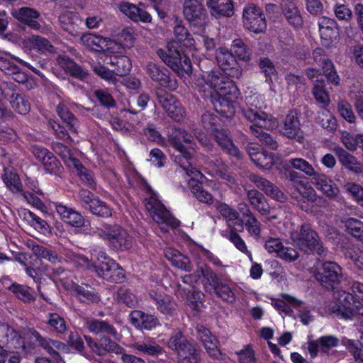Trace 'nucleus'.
I'll list each match as a JSON object with an SVG mask.
<instances>
[{
	"label": "nucleus",
	"instance_id": "f257e3e1",
	"mask_svg": "<svg viewBox=\"0 0 363 363\" xmlns=\"http://www.w3.org/2000/svg\"><path fill=\"white\" fill-rule=\"evenodd\" d=\"M242 113L246 120L252 123L250 126V133L269 148L277 150L279 147L277 140L262 129L277 128L279 122L272 116L261 111V104L257 96H252L247 98L246 107L242 109Z\"/></svg>",
	"mask_w": 363,
	"mask_h": 363
},
{
	"label": "nucleus",
	"instance_id": "f03ea898",
	"mask_svg": "<svg viewBox=\"0 0 363 363\" xmlns=\"http://www.w3.org/2000/svg\"><path fill=\"white\" fill-rule=\"evenodd\" d=\"M192 136L186 130L181 128H174L169 135L168 143L177 152L174 161L185 173L192 178L193 182L199 179L201 172L193 167V147H186L182 144V141L186 143H191Z\"/></svg>",
	"mask_w": 363,
	"mask_h": 363
},
{
	"label": "nucleus",
	"instance_id": "7ed1b4c3",
	"mask_svg": "<svg viewBox=\"0 0 363 363\" xmlns=\"http://www.w3.org/2000/svg\"><path fill=\"white\" fill-rule=\"evenodd\" d=\"M196 79L199 90L204 97L213 98L216 95L226 94L232 87H236L232 80L222 74L220 71L202 70Z\"/></svg>",
	"mask_w": 363,
	"mask_h": 363
},
{
	"label": "nucleus",
	"instance_id": "20e7f679",
	"mask_svg": "<svg viewBox=\"0 0 363 363\" xmlns=\"http://www.w3.org/2000/svg\"><path fill=\"white\" fill-rule=\"evenodd\" d=\"M27 338L30 342L43 347L50 355V357L36 358L35 363H65L59 353L67 350V346L64 342L43 337L34 329L28 330Z\"/></svg>",
	"mask_w": 363,
	"mask_h": 363
},
{
	"label": "nucleus",
	"instance_id": "39448f33",
	"mask_svg": "<svg viewBox=\"0 0 363 363\" xmlns=\"http://www.w3.org/2000/svg\"><path fill=\"white\" fill-rule=\"evenodd\" d=\"M290 238L294 245L304 253L315 252L320 256L325 255V250L318 234L308 224L303 223L299 230L291 232Z\"/></svg>",
	"mask_w": 363,
	"mask_h": 363
},
{
	"label": "nucleus",
	"instance_id": "423d86ee",
	"mask_svg": "<svg viewBox=\"0 0 363 363\" xmlns=\"http://www.w3.org/2000/svg\"><path fill=\"white\" fill-rule=\"evenodd\" d=\"M145 208L162 231L167 233L169 228H176L180 222L174 218L164 206L154 196L145 202Z\"/></svg>",
	"mask_w": 363,
	"mask_h": 363
},
{
	"label": "nucleus",
	"instance_id": "0eeeda50",
	"mask_svg": "<svg viewBox=\"0 0 363 363\" xmlns=\"http://www.w3.org/2000/svg\"><path fill=\"white\" fill-rule=\"evenodd\" d=\"M315 280L327 290H333L342 278L341 267L334 262H324L314 273Z\"/></svg>",
	"mask_w": 363,
	"mask_h": 363
},
{
	"label": "nucleus",
	"instance_id": "6e6552de",
	"mask_svg": "<svg viewBox=\"0 0 363 363\" xmlns=\"http://www.w3.org/2000/svg\"><path fill=\"white\" fill-rule=\"evenodd\" d=\"M157 54L177 74L191 73L192 67L190 59L186 55L181 54L177 50H172L168 47L167 52L159 49L157 50Z\"/></svg>",
	"mask_w": 363,
	"mask_h": 363
},
{
	"label": "nucleus",
	"instance_id": "1a4fd4ad",
	"mask_svg": "<svg viewBox=\"0 0 363 363\" xmlns=\"http://www.w3.org/2000/svg\"><path fill=\"white\" fill-rule=\"evenodd\" d=\"M242 22L246 29L256 34L264 33L267 29V21L262 10L253 4L244 8Z\"/></svg>",
	"mask_w": 363,
	"mask_h": 363
},
{
	"label": "nucleus",
	"instance_id": "9d476101",
	"mask_svg": "<svg viewBox=\"0 0 363 363\" xmlns=\"http://www.w3.org/2000/svg\"><path fill=\"white\" fill-rule=\"evenodd\" d=\"M337 311L345 318H351L355 315H363V304L360 301L354 300L352 294L345 291L335 293Z\"/></svg>",
	"mask_w": 363,
	"mask_h": 363
},
{
	"label": "nucleus",
	"instance_id": "9b49d317",
	"mask_svg": "<svg viewBox=\"0 0 363 363\" xmlns=\"http://www.w3.org/2000/svg\"><path fill=\"white\" fill-rule=\"evenodd\" d=\"M99 235L116 250H128L132 246L133 238L121 226H110L107 228V232L101 231Z\"/></svg>",
	"mask_w": 363,
	"mask_h": 363
},
{
	"label": "nucleus",
	"instance_id": "f8f14e48",
	"mask_svg": "<svg viewBox=\"0 0 363 363\" xmlns=\"http://www.w3.org/2000/svg\"><path fill=\"white\" fill-rule=\"evenodd\" d=\"M183 12L191 26L203 27L206 24L207 12L199 0H185Z\"/></svg>",
	"mask_w": 363,
	"mask_h": 363
},
{
	"label": "nucleus",
	"instance_id": "ddd939ff",
	"mask_svg": "<svg viewBox=\"0 0 363 363\" xmlns=\"http://www.w3.org/2000/svg\"><path fill=\"white\" fill-rule=\"evenodd\" d=\"M2 97L9 100L13 109L19 114H26L30 111L28 100L17 91V86L12 82H4L1 89Z\"/></svg>",
	"mask_w": 363,
	"mask_h": 363
},
{
	"label": "nucleus",
	"instance_id": "4468645a",
	"mask_svg": "<svg viewBox=\"0 0 363 363\" xmlns=\"http://www.w3.org/2000/svg\"><path fill=\"white\" fill-rule=\"evenodd\" d=\"M216 59L219 67L233 78H240L242 69L237 62L235 56L228 48L220 47L216 50Z\"/></svg>",
	"mask_w": 363,
	"mask_h": 363
},
{
	"label": "nucleus",
	"instance_id": "2eb2a0df",
	"mask_svg": "<svg viewBox=\"0 0 363 363\" xmlns=\"http://www.w3.org/2000/svg\"><path fill=\"white\" fill-rule=\"evenodd\" d=\"M238 90L237 87H232L231 91H227L226 94L216 95L212 99V102L216 112L226 116L230 117L235 112V100L238 98Z\"/></svg>",
	"mask_w": 363,
	"mask_h": 363
},
{
	"label": "nucleus",
	"instance_id": "dca6fc26",
	"mask_svg": "<svg viewBox=\"0 0 363 363\" xmlns=\"http://www.w3.org/2000/svg\"><path fill=\"white\" fill-rule=\"evenodd\" d=\"M7 345L9 349L21 350L30 352L31 348L26 346L18 333L7 324L0 323V345Z\"/></svg>",
	"mask_w": 363,
	"mask_h": 363
},
{
	"label": "nucleus",
	"instance_id": "f3484780",
	"mask_svg": "<svg viewBox=\"0 0 363 363\" xmlns=\"http://www.w3.org/2000/svg\"><path fill=\"white\" fill-rule=\"evenodd\" d=\"M156 95L160 104L169 117L176 121L182 118L184 110L174 96L162 90L157 91Z\"/></svg>",
	"mask_w": 363,
	"mask_h": 363
},
{
	"label": "nucleus",
	"instance_id": "a211bd4d",
	"mask_svg": "<svg viewBox=\"0 0 363 363\" xmlns=\"http://www.w3.org/2000/svg\"><path fill=\"white\" fill-rule=\"evenodd\" d=\"M85 340L91 350L99 356H104L108 353L118 354L123 352V347L108 337H103L99 342L89 336H85Z\"/></svg>",
	"mask_w": 363,
	"mask_h": 363
},
{
	"label": "nucleus",
	"instance_id": "6ab92c4d",
	"mask_svg": "<svg viewBox=\"0 0 363 363\" xmlns=\"http://www.w3.org/2000/svg\"><path fill=\"white\" fill-rule=\"evenodd\" d=\"M93 262H95L93 271L98 277L104 279L110 272V269L114 270L116 261L110 258L106 253L99 247L94 248Z\"/></svg>",
	"mask_w": 363,
	"mask_h": 363
},
{
	"label": "nucleus",
	"instance_id": "aec40b11",
	"mask_svg": "<svg viewBox=\"0 0 363 363\" xmlns=\"http://www.w3.org/2000/svg\"><path fill=\"white\" fill-rule=\"evenodd\" d=\"M149 296L155 303L157 309L166 318H174L177 315V304L170 296L155 291H150Z\"/></svg>",
	"mask_w": 363,
	"mask_h": 363
},
{
	"label": "nucleus",
	"instance_id": "412c9836",
	"mask_svg": "<svg viewBox=\"0 0 363 363\" xmlns=\"http://www.w3.org/2000/svg\"><path fill=\"white\" fill-rule=\"evenodd\" d=\"M249 179L257 188L272 199L279 202H285L287 200V196L277 186L267 179L257 174L250 175Z\"/></svg>",
	"mask_w": 363,
	"mask_h": 363
},
{
	"label": "nucleus",
	"instance_id": "4be33fe9",
	"mask_svg": "<svg viewBox=\"0 0 363 363\" xmlns=\"http://www.w3.org/2000/svg\"><path fill=\"white\" fill-rule=\"evenodd\" d=\"M339 339L335 335H323L308 342V352L313 358L317 357L318 352L328 354L332 348L339 345Z\"/></svg>",
	"mask_w": 363,
	"mask_h": 363
},
{
	"label": "nucleus",
	"instance_id": "5701e85b",
	"mask_svg": "<svg viewBox=\"0 0 363 363\" xmlns=\"http://www.w3.org/2000/svg\"><path fill=\"white\" fill-rule=\"evenodd\" d=\"M319 33L322 44L330 47L333 41L338 38V28L334 19L323 16L318 21Z\"/></svg>",
	"mask_w": 363,
	"mask_h": 363
},
{
	"label": "nucleus",
	"instance_id": "b1692460",
	"mask_svg": "<svg viewBox=\"0 0 363 363\" xmlns=\"http://www.w3.org/2000/svg\"><path fill=\"white\" fill-rule=\"evenodd\" d=\"M130 323L140 330H152L160 325L158 318L152 314L135 310L129 315Z\"/></svg>",
	"mask_w": 363,
	"mask_h": 363
},
{
	"label": "nucleus",
	"instance_id": "393cba45",
	"mask_svg": "<svg viewBox=\"0 0 363 363\" xmlns=\"http://www.w3.org/2000/svg\"><path fill=\"white\" fill-rule=\"evenodd\" d=\"M311 182L318 190L330 199H335L339 195L337 186L324 174L317 172L311 179Z\"/></svg>",
	"mask_w": 363,
	"mask_h": 363
},
{
	"label": "nucleus",
	"instance_id": "a878e982",
	"mask_svg": "<svg viewBox=\"0 0 363 363\" xmlns=\"http://www.w3.org/2000/svg\"><path fill=\"white\" fill-rule=\"evenodd\" d=\"M11 15L18 21L26 24L31 29L38 30L41 28L37 19L40 17V13L30 7H21L18 9H13Z\"/></svg>",
	"mask_w": 363,
	"mask_h": 363
},
{
	"label": "nucleus",
	"instance_id": "bb28decb",
	"mask_svg": "<svg viewBox=\"0 0 363 363\" xmlns=\"http://www.w3.org/2000/svg\"><path fill=\"white\" fill-rule=\"evenodd\" d=\"M85 327L91 333L111 336L116 340L121 339V335L117 332L116 329L113 325L106 321L97 319H88L86 320Z\"/></svg>",
	"mask_w": 363,
	"mask_h": 363
},
{
	"label": "nucleus",
	"instance_id": "cd10ccee",
	"mask_svg": "<svg viewBox=\"0 0 363 363\" xmlns=\"http://www.w3.org/2000/svg\"><path fill=\"white\" fill-rule=\"evenodd\" d=\"M146 71L150 77L166 88L174 89L176 88L175 82L169 79L167 74V70L164 67H160L154 62H149L146 67Z\"/></svg>",
	"mask_w": 363,
	"mask_h": 363
},
{
	"label": "nucleus",
	"instance_id": "c85d7f7f",
	"mask_svg": "<svg viewBox=\"0 0 363 363\" xmlns=\"http://www.w3.org/2000/svg\"><path fill=\"white\" fill-rule=\"evenodd\" d=\"M280 133L288 138H296L301 134V127L296 113L290 111L283 121Z\"/></svg>",
	"mask_w": 363,
	"mask_h": 363
},
{
	"label": "nucleus",
	"instance_id": "c756f323",
	"mask_svg": "<svg viewBox=\"0 0 363 363\" xmlns=\"http://www.w3.org/2000/svg\"><path fill=\"white\" fill-rule=\"evenodd\" d=\"M55 208L57 213L60 215L64 222L76 228H79L84 225V217L81 213L73 208H69L62 203H56Z\"/></svg>",
	"mask_w": 363,
	"mask_h": 363
},
{
	"label": "nucleus",
	"instance_id": "7c9ffc66",
	"mask_svg": "<svg viewBox=\"0 0 363 363\" xmlns=\"http://www.w3.org/2000/svg\"><path fill=\"white\" fill-rule=\"evenodd\" d=\"M59 21L62 28L70 35L76 36L79 33L82 20L77 13L65 11L59 16Z\"/></svg>",
	"mask_w": 363,
	"mask_h": 363
},
{
	"label": "nucleus",
	"instance_id": "2f4dec72",
	"mask_svg": "<svg viewBox=\"0 0 363 363\" xmlns=\"http://www.w3.org/2000/svg\"><path fill=\"white\" fill-rule=\"evenodd\" d=\"M247 198L252 207L262 216L271 213L272 208L270 206L264 196L256 189L247 191Z\"/></svg>",
	"mask_w": 363,
	"mask_h": 363
},
{
	"label": "nucleus",
	"instance_id": "473e14b6",
	"mask_svg": "<svg viewBox=\"0 0 363 363\" xmlns=\"http://www.w3.org/2000/svg\"><path fill=\"white\" fill-rule=\"evenodd\" d=\"M118 8L121 12L134 21L150 23L152 21V17L149 13L143 9L137 7L135 4L123 2L119 4Z\"/></svg>",
	"mask_w": 363,
	"mask_h": 363
},
{
	"label": "nucleus",
	"instance_id": "72a5a7b5",
	"mask_svg": "<svg viewBox=\"0 0 363 363\" xmlns=\"http://www.w3.org/2000/svg\"><path fill=\"white\" fill-rule=\"evenodd\" d=\"M164 255L174 267L188 272L192 270L189 257L180 253L177 250L172 247H166L164 250Z\"/></svg>",
	"mask_w": 363,
	"mask_h": 363
},
{
	"label": "nucleus",
	"instance_id": "f704fd0d",
	"mask_svg": "<svg viewBox=\"0 0 363 363\" xmlns=\"http://www.w3.org/2000/svg\"><path fill=\"white\" fill-rule=\"evenodd\" d=\"M212 135L214 136L215 140L223 150L238 159L241 158V153L238 147L233 144L232 140L229 138L225 130L218 128L212 134Z\"/></svg>",
	"mask_w": 363,
	"mask_h": 363
},
{
	"label": "nucleus",
	"instance_id": "c9c22d12",
	"mask_svg": "<svg viewBox=\"0 0 363 363\" xmlns=\"http://www.w3.org/2000/svg\"><path fill=\"white\" fill-rule=\"evenodd\" d=\"M281 11L289 23L295 28L300 27L303 23V19L296 4L293 1H281Z\"/></svg>",
	"mask_w": 363,
	"mask_h": 363
},
{
	"label": "nucleus",
	"instance_id": "e433bc0d",
	"mask_svg": "<svg viewBox=\"0 0 363 363\" xmlns=\"http://www.w3.org/2000/svg\"><path fill=\"white\" fill-rule=\"evenodd\" d=\"M57 61L58 65L65 70V72L73 77L79 79H83L88 74L86 69L81 67L68 57L59 56Z\"/></svg>",
	"mask_w": 363,
	"mask_h": 363
},
{
	"label": "nucleus",
	"instance_id": "4c0bfd02",
	"mask_svg": "<svg viewBox=\"0 0 363 363\" xmlns=\"http://www.w3.org/2000/svg\"><path fill=\"white\" fill-rule=\"evenodd\" d=\"M107 64L113 67V72L119 76L128 74L132 67L130 59L123 55L106 56Z\"/></svg>",
	"mask_w": 363,
	"mask_h": 363
},
{
	"label": "nucleus",
	"instance_id": "58836bf2",
	"mask_svg": "<svg viewBox=\"0 0 363 363\" xmlns=\"http://www.w3.org/2000/svg\"><path fill=\"white\" fill-rule=\"evenodd\" d=\"M281 298L273 301V306L278 311L284 313L286 315L292 313L291 307L300 308L302 307L303 301L289 294H281Z\"/></svg>",
	"mask_w": 363,
	"mask_h": 363
},
{
	"label": "nucleus",
	"instance_id": "ea45409f",
	"mask_svg": "<svg viewBox=\"0 0 363 363\" xmlns=\"http://www.w3.org/2000/svg\"><path fill=\"white\" fill-rule=\"evenodd\" d=\"M66 287L71 290L82 302L89 303L98 300L95 290L86 284L78 285L72 283L70 286Z\"/></svg>",
	"mask_w": 363,
	"mask_h": 363
},
{
	"label": "nucleus",
	"instance_id": "a19ab883",
	"mask_svg": "<svg viewBox=\"0 0 363 363\" xmlns=\"http://www.w3.org/2000/svg\"><path fill=\"white\" fill-rule=\"evenodd\" d=\"M206 5L213 15L231 16L234 13L231 0H207Z\"/></svg>",
	"mask_w": 363,
	"mask_h": 363
},
{
	"label": "nucleus",
	"instance_id": "79ce46f5",
	"mask_svg": "<svg viewBox=\"0 0 363 363\" xmlns=\"http://www.w3.org/2000/svg\"><path fill=\"white\" fill-rule=\"evenodd\" d=\"M174 38L183 46L188 48H195V40L191 37L187 29L184 26L181 21H176L174 26Z\"/></svg>",
	"mask_w": 363,
	"mask_h": 363
},
{
	"label": "nucleus",
	"instance_id": "37998d69",
	"mask_svg": "<svg viewBox=\"0 0 363 363\" xmlns=\"http://www.w3.org/2000/svg\"><path fill=\"white\" fill-rule=\"evenodd\" d=\"M168 345L170 349L177 352L179 357L181 350H183L184 353H186L196 347L195 345L183 337L180 331L175 332L172 335L168 342Z\"/></svg>",
	"mask_w": 363,
	"mask_h": 363
},
{
	"label": "nucleus",
	"instance_id": "c03bdc74",
	"mask_svg": "<svg viewBox=\"0 0 363 363\" xmlns=\"http://www.w3.org/2000/svg\"><path fill=\"white\" fill-rule=\"evenodd\" d=\"M335 151L338 157L340 162L347 169L359 174L362 172L360 164L355 157L341 147H337Z\"/></svg>",
	"mask_w": 363,
	"mask_h": 363
},
{
	"label": "nucleus",
	"instance_id": "a18cd8bd",
	"mask_svg": "<svg viewBox=\"0 0 363 363\" xmlns=\"http://www.w3.org/2000/svg\"><path fill=\"white\" fill-rule=\"evenodd\" d=\"M26 44L30 49H33L41 52H55V48L50 43L43 37L37 35H33L26 40Z\"/></svg>",
	"mask_w": 363,
	"mask_h": 363
},
{
	"label": "nucleus",
	"instance_id": "49530a36",
	"mask_svg": "<svg viewBox=\"0 0 363 363\" xmlns=\"http://www.w3.org/2000/svg\"><path fill=\"white\" fill-rule=\"evenodd\" d=\"M346 231L356 240L363 243V222L360 220L349 218L344 220Z\"/></svg>",
	"mask_w": 363,
	"mask_h": 363
},
{
	"label": "nucleus",
	"instance_id": "de8ad7c7",
	"mask_svg": "<svg viewBox=\"0 0 363 363\" xmlns=\"http://www.w3.org/2000/svg\"><path fill=\"white\" fill-rule=\"evenodd\" d=\"M57 112L60 118L67 125L69 130L74 133H77L78 121L74 114L71 113L65 105L61 104L57 106Z\"/></svg>",
	"mask_w": 363,
	"mask_h": 363
},
{
	"label": "nucleus",
	"instance_id": "09e8293b",
	"mask_svg": "<svg viewBox=\"0 0 363 363\" xmlns=\"http://www.w3.org/2000/svg\"><path fill=\"white\" fill-rule=\"evenodd\" d=\"M72 164L71 167L75 169L81 180L89 187L96 189V182L92 172L85 168L79 160H72Z\"/></svg>",
	"mask_w": 363,
	"mask_h": 363
},
{
	"label": "nucleus",
	"instance_id": "8fccbe9b",
	"mask_svg": "<svg viewBox=\"0 0 363 363\" xmlns=\"http://www.w3.org/2000/svg\"><path fill=\"white\" fill-rule=\"evenodd\" d=\"M137 351L148 355H157L162 352V347L151 340L135 342L132 346Z\"/></svg>",
	"mask_w": 363,
	"mask_h": 363
},
{
	"label": "nucleus",
	"instance_id": "3c124183",
	"mask_svg": "<svg viewBox=\"0 0 363 363\" xmlns=\"http://www.w3.org/2000/svg\"><path fill=\"white\" fill-rule=\"evenodd\" d=\"M9 289L23 303H29L35 300V296L32 294L33 289L28 286L13 284Z\"/></svg>",
	"mask_w": 363,
	"mask_h": 363
},
{
	"label": "nucleus",
	"instance_id": "603ef678",
	"mask_svg": "<svg viewBox=\"0 0 363 363\" xmlns=\"http://www.w3.org/2000/svg\"><path fill=\"white\" fill-rule=\"evenodd\" d=\"M93 253L94 249L91 250L90 259L83 255H80L72 251L67 252L66 253V257L74 264L87 269L93 270L95 263V262H93Z\"/></svg>",
	"mask_w": 363,
	"mask_h": 363
},
{
	"label": "nucleus",
	"instance_id": "864d4df0",
	"mask_svg": "<svg viewBox=\"0 0 363 363\" xmlns=\"http://www.w3.org/2000/svg\"><path fill=\"white\" fill-rule=\"evenodd\" d=\"M104 40L105 38L91 33L84 34L80 38V42L83 45L96 52L102 51L104 47Z\"/></svg>",
	"mask_w": 363,
	"mask_h": 363
},
{
	"label": "nucleus",
	"instance_id": "5fc2aeb1",
	"mask_svg": "<svg viewBox=\"0 0 363 363\" xmlns=\"http://www.w3.org/2000/svg\"><path fill=\"white\" fill-rule=\"evenodd\" d=\"M316 122L320 124L324 129L329 131H334L337 128V121L335 118L332 116L330 111L323 108L318 113Z\"/></svg>",
	"mask_w": 363,
	"mask_h": 363
},
{
	"label": "nucleus",
	"instance_id": "6e6d98bb",
	"mask_svg": "<svg viewBox=\"0 0 363 363\" xmlns=\"http://www.w3.org/2000/svg\"><path fill=\"white\" fill-rule=\"evenodd\" d=\"M287 164L294 169L303 172L312 179L318 172L308 161L303 158H292L288 160Z\"/></svg>",
	"mask_w": 363,
	"mask_h": 363
},
{
	"label": "nucleus",
	"instance_id": "4d7b16f0",
	"mask_svg": "<svg viewBox=\"0 0 363 363\" xmlns=\"http://www.w3.org/2000/svg\"><path fill=\"white\" fill-rule=\"evenodd\" d=\"M216 208L220 215L228 221L231 222L233 225L238 224L240 218L239 213L226 203H218Z\"/></svg>",
	"mask_w": 363,
	"mask_h": 363
},
{
	"label": "nucleus",
	"instance_id": "13d9d810",
	"mask_svg": "<svg viewBox=\"0 0 363 363\" xmlns=\"http://www.w3.org/2000/svg\"><path fill=\"white\" fill-rule=\"evenodd\" d=\"M231 48L240 60L247 62L251 59V52L247 45L241 39L234 40L232 43Z\"/></svg>",
	"mask_w": 363,
	"mask_h": 363
},
{
	"label": "nucleus",
	"instance_id": "bf43d9fd",
	"mask_svg": "<svg viewBox=\"0 0 363 363\" xmlns=\"http://www.w3.org/2000/svg\"><path fill=\"white\" fill-rule=\"evenodd\" d=\"M242 228L245 225L248 233L255 237H259L261 231V223L253 214L245 219H240L238 223Z\"/></svg>",
	"mask_w": 363,
	"mask_h": 363
},
{
	"label": "nucleus",
	"instance_id": "052dcab7",
	"mask_svg": "<svg viewBox=\"0 0 363 363\" xmlns=\"http://www.w3.org/2000/svg\"><path fill=\"white\" fill-rule=\"evenodd\" d=\"M43 164L47 173L61 177L63 167L52 154L48 155V157L43 162Z\"/></svg>",
	"mask_w": 363,
	"mask_h": 363
},
{
	"label": "nucleus",
	"instance_id": "680f3d73",
	"mask_svg": "<svg viewBox=\"0 0 363 363\" xmlns=\"http://www.w3.org/2000/svg\"><path fill=\"white\" fill-rule=\"evenodd\" d=\"M46 323L56 333H64L67 330L64 318L57 313H50Z\"/></svg>",
	"mask_w": 363,
	"mask_h": 363
},
{
	"label": "nucleus",
	"instance_id": "e2e57ef3",
	"mask_svg": "<svg viewBox=\"0 0 363 363\" xmlns=\"http://www.w3.org/2000/svg\"><path fill=\"white\" fill-rule=\"evenodd\" d=\"M191 192L200 202L211 205L213 203V197L211 193L205 190L200 184L191 186Z\"/></svg>",
	"mask_w": 363,
	"mask_h": 363
},
{
	"label": "nucleus",
	"instance_id": "0e129e2a",
	"mask_svg": "<svg viewBox=\"0 0 363 363\" xmlns=\"http://www.w3.org/2000/svg\"><path fill=\"white\" fill-rule=\"evenodd\" d=\"M259 67L264 73L266 81L269 83L272 82L273 77L277 74L272 62L268 58H261L259 61Z\"/></svg>",
	"mask_w": 363,
	"mask_h": 363
},
{
	"label": "nucleus",
	"instance_id": "69168bd1",
	"mask_svg": "<svg viewBox=\"0 0 363 363\" xmlns=\"http://www.w3.org/2000/svg\"><path fill=\"white\" fill-rule=\"evenodd\" d=\"M295 189L305 199L311 202H314L315 201L316 192L306 180H303L301 182H299Z\"/></svg>",
	"mask_w": 363,
	"mask_h": 363
},
{
	"label": "nucleus",
	"instance_id": "338daca9",
	"mask_svg": "<svg viewBox=\"0 0 363 363\" xmlns=\"http://www.w3.org/2000/svg\"><path fill=\"white\" fill-rule=\"evenodd\" d=\"M89 209L92 213L101 217H109L112 215L111 209L99 199L92 201V204Z\"/></svg>",
	"mask_w": 363,
	"mask_h": 363
},
{
	"label": "nucleus",
	"instance_id": "774afa93",
	"mask_svg": "<svg viewBox=\"0 0 363 363\" xmlns=\"http://www.w3.org/2000/svg\"><path fill=\"white\" fill-rule=\"evenodd\" d=\"M216 294L220 297L223 301L229 303H233L235 298L233 289L229 285L221 281L215 289Z\"/></svg>",
	"mask_w": 363,
	"mask_h": 363
}]
</instances>
